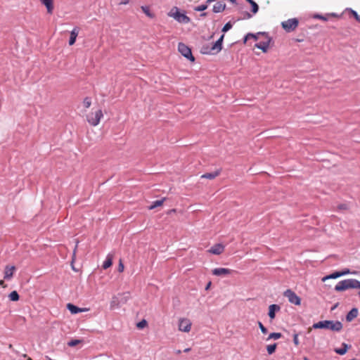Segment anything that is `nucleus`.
I'll return each instance as SVG.
<instances>
[{"label": "nucleus", "mask_w": 360, "mask_h": 360, "mask_svg": "<svg viewBox=\"0 0 360 360\" xmlns=\"http://www.w3.org/2000/svg\"><path fill=\"white\" fill-rule=\"evenodd\" d=\"M312 328L314 329L324 328L330 329L333 331H340L342 328V324L339 321H321L313 324Z\"/></svg>", "instance_id": "nucleus-1"}, {"label": "nucleus", "mask_w": 360, "mask_h": 360, "mask_svg": "<svg viewBox=\"0 0 360 360\" xmlns=\"http://www.w3.org/2000/svg\"><path fill=\"white\" fill-rule=\"evenodd\" d=\"M103 117V113L101 109L96 110H92L89 114L86 115V121L93 127L98 125L101 120Z\"/></svg>", "instance_id": "nucleus-2"}, {"label": "nucleus", "mask_w": 360, "mask_h": 360, "mask_svg": "<svg viewBox=\"0 0 360 360\" xmlns=\"http://www.w3.org/2000/svg\"><path fill=\"white\" fill-rule=\"evenodd\" d=\"M169 17L173 18L180 23L187 24L190 22L191 19L186 14L179 11L177 7H174L168 13Z\"/></svg>", "instance_id": "nucleus-3"}, {"label": "nucleus", "mask_w": 360, "mask_h": 360, "mask_svg": "<svg viewBox=\"0 0 360 360\" xmlns=\"http://www.w3.org/2000/svg\"><path fill=\"white\" fill-rule=\"evenodd\" d=\"M178 50L184 56L185 58L188 59L189 60L193 62L195 60V58L192 55L191 49L184 44L182 42L179 43L178 44Z\"/></svg>", "instance_id": "nucleus-4"}, {"label": "nucleus", "mask_w": 360, "mask_h": 360, "mask_svg": "<svg viewBox=\"0 0 360 360\" xmlns=\"http://www.w3.org/2000/svg\"><path fill=\"white\" fill-rule=\"evenodd\" d=\"M283 295L288 299V301L290 303L294 304L295 305L301 304L300 297H298L292 290L290 289L286 290L284 292Z\"/></svg>", "instance_id": "nucleus-5"}, {"label": "nucleus", "mask_w": 360, "mask_h": 360, "mask_svg": "<svg viewBox=\"0 0 360 360\" xmlns=\"http://www.w3.org/2000/svg\"><path fill=\"white\" fill-rule=\"evenodd\" d=\"M192 323L186 318H181L179 320L178 328L180 331L188 333L191 330Z\"/></svg>", "instance_id": "nucleus-6"}, {"label": "nucleus", "mask_w": 360, "mask_h": 360, "mask_svg": "<svg viewBox=\"0 0 360 360\" xmlns=\"http://www.w3.org/2000/svg\"><path fill=\"white\" fill-rule=\"evenodd\" d=\"M298 20L297 18L288 19L286 21L282 22L283 28L287 32H291L295 30L298 26Z\"/></svg>", "instance_id": "nucleus-7"}, {"label": "nucleus", "mask_w": 360, "mask_h": 360, "mask_svg": "<svg viewBox=\"0 0 360 360\" xmlns=\"http://www.w3.org/2000/svg\"><path fill=\"white\" fill-rule=\"evenodd\" d=\"M234 271L226 268H216L212 271L214 276H226L232 274Z\"/></svg>", "instance_id": "nucleus-8"}, {"label": "nucleus", "mask_w": 360, "mask_h": 360, "mask_svg": "<svg viewBox=\"0 0 360 360\" xmlns=\"http://www.w3.org/2000/svg\"><path fill=\"white\" fill-rule=\"evenodd\" d=\"M224 245L221 243H217L214 245L210 249L208 250V252L211 254L219 255H221L224 251Z\"/></svg>", "instance_id": "nucleus-9"}, {"label": "nucleus", "mask_w": 360, "mask_h": 360, "mask_svg": "<svg viewBox=\"0 0 360 360\" xmlns=\"http://www.w3.org/2000/svg\"><path fill=\"white\" fill-rule=\"evenodd\" d=\"M16 268L15 266H9L7 265L4 269V279L10 280L13 276L14 272L15 271Z\"/></svg>", "instance_id": "nucleus-10"}, {"label": "nucleus", "mask_w": 360, "mask_h": 360, "mask_svg": "<svg viewBox=\"0 0 360 360\" xmlns=\"http://www.w3.org/2000/svg\"><path fill=\"white\" fill-rule=\"evenodd\" d=\"M67 308L69 309V311L72 314H75L80 313V312L87 311L89 310L87 308H79L72 304H70V303L67 304Z\"/></svg>", "instance_id": "nucleus-11"}, {"label": "nucleus", "mask_w": 360, "mask_h": 360, "mask_svg": "<svg viewBox=\"0 0 360 360\" xmlns=\"http://www.w3.org/2000/svg\"><path fill=\"white\" fill-rule=\"evenodd\" d=\"M349 289L348 279L340 281L335 287L336 291H344Z\"/></svg>", "instance_id": "nucleus-12"}, {"label": "nucleus", "mask_w": 360, "mask_h": 360, "mask_svg": "<svg viewBox=\"0 0 360 360\" xmlns=\"http://www.w3.org/2000/svg\"><path fill=\"white\" fill-rule=\"evenodd\" d=\"M224 35L222 34L221 37L212 45L211 48V51L215 53H218L221 50L222 48V41L224 39Z\"/></svg>", "instance_id": "nucleus-13"}, {"label": "nucleus", "mask_w": 360, "mask_h": 360, "mask_svg": "<svg viewBox=\"0 0 360 360\" xmlns=\"http://www.w3.org/2000/svg\"><path fill=\"white\" fill-rule=\"evenodd\" d=\"M281 309V307L275 304H271L269 307V313L268 315L269 318L273 320L276 316V312L278 311Z\"/></svg>", "instance_id": "nucleus-14"}, {"label": "nucleus", "mask_w": 360, "mask_h": 360, "mask_svg": "<svg viewBox=\"0 0 360 360\" xmlns=\"http://www.w3.org/2000/svg\"><path fill=\"white\" fill-rule=\"evenodd\" d=\"M226 4L220 1H217L213 6L212 11L214 13H221L224 11Z\"/></svg>", "instance_id": "nucleus-15"}, {"label": "nucleus", "mask_w": 360, "mask_h": 360, "mask_svg": "<svg viewBox=\"0 0 360 360\" xmlns=\"http://www.w3.org/2000/svg\"><path fill=\"white\" fill-rule=\"evenodd\" d=\"M270 43V39H268L266 41H262L255 44V47L261 49L263 52L266 53L268 51Z\"/></svg>", "instance_id": "nucleus-16"}, {"label": "nucleus", "mask_w": 360, "mask_h": 360, "mask_svg": "<svg viewBox=\"0 0 360 360\" xmlns=\"http://www.w3.org/2000/svg\"><path fill=\"white\" fill-rule=\"evenodd\" d=\"M79 34V29L77 27H75L70 32V37L69 39V45L72 46L75 43L77 37Z\"/></svg>", "instance_id": "nucleus-17"}, {"label": "nucleus", "mask_w": 360, "mask_h": 360, "mask_svg": "<svg viewBox=\"0 0 360 360\" xmlns=\"http://www.w3.org/2000/svg\"><path fill=\"white\" fill-rule=\"evenodd\" d=\"M221 174V169H217L214 172L206 173L201 176L202 179H214Z\"/></svg>", "instance_id": "nucleus-18"}, {"label": "nucleus", "mask_w": 360, "mask_h": 360, "mask_svg": "<svg viewBox=\"0 0 360 360\" xmlns=\"http://www.w3.org/2000/svg\"><path fill=\"white\" fill-rule=\"evenodd\" d=\"M120 304V297L118 295H115L112 297L110 303V307L111 309L118 308Z\"/></svg>", "instance_id": "nucleus-19"}, {"label": "nucleus", "mask_w": 360, "mask_h": 360, "mask_svg": "<svg viewBox=\"0 0 360 360\" xmlns=\"http://www.w3.org/2000/svg\"><path fill=\"white\" fill-rule=\"evenodd\" d=\"M112 259L113 256L112 255L108 254L106 257V259L103 264V268L104 269H107L108 268L110 267L112 264Z\"/></svg>", "instance_id": "nucleus-20"}, {"label": "nucleus", "mask_w": 360, "mask_h": 360, "mask_svg": "<svg viewBox=\"0 0 360 360\" xmlns=\"http://www.w3.org/2000/svg\"><path fill=\"white\" fill-rule=\"evenodd\" d=\"M41 1L46 7L47 12L52 13L53 10V0H41Z\"/></svg>", "instance_id": "nucleus-21"}, {"label": "nucleus", "mask_w": 360, "mask_h": 360, "mask_svg": "<svg viewBox=\"0 0 360 360\" xmlns=\"http://www.w3.org/2000/svg\"><path fill=\"white\" fill-rule=\"evenodd\" d=\"M358 315V309L356 308H353L347 315L346 319L347 321H352L354 318H356Z\"/></svg>", "instance_id": "nucleus-22"}, {"label": "nucleus", "mask_w": 360, "mask_h": 360, "mask_svg": "<svg viewBox=\"0 0 360 360\" xmlns=\"http://www.w3.org/2000/svg\"><path fill=\"white\" fill-rule=\"evenodd\" d=\"M141 9L148 18L152 19L155 18V14L150 11L148 6H141Z\"/></svg>", "instance_id": "nucleus-23"}, {"label": "nucleus", "mask_w": 360, "mask_h": 360, "mask_svg": "<svg viewBox=\"0 0 360 360\" xmlns=\"http://www.w3.org/2000/svg\"><path fill=\"white\" fill-rule=\"evenodd\" d=\"M348 348V345H347L346 343H342V347L335 349V352L340 355H343L347 352Z\"/></svg>", "instance_id": "nucleus-24"}, {"label": "nucleus", "mask_w": 360, "mask_h": 360, "mask_svg": "<svg viewBox=\"0 0 360 360\" xmlns=\"http://www.w3.org/2000/svg\"><path fill=\"white\" fill-rule=\"evenodd\" d=\"M341 276V274L340 273V271H335L330 275H328L326 276H324L323 278H322V281H326L328 279H335V278H339Z\"/></svg>", "instance_id": "nucleus-25"}, {"label": "nucleus", "mask_w": 360, "mask_h": 360, "mask_svg": "<svg viewBox=\"0 0 360 360\" xmlns=\"http://www.w3.org/2000/svg\"><path fill=\"white\" fill-rule=\"evenodd\" d=\"M349 288L360 289V281L356 279H348Z\"/></svg>", "instance_id": "nucleus-26"}, {"label": "nucleus", "mask_w": 360, "mask_h": 360, "mask_svg": "<svg viewBox=\"0 0 360 360\" xmlns=\"http://www.w3.org/2000/svg\"><path fill=\"white\" fill-rule=\"evenodd\" d=\"M120 297V303H126L129 299H130V294L129 292H124L122 294L118 295Z\"/></svg>", "instance_id": "nucleus-27"}, {"label": "nucleus", "mask_w": 360, "mask_h": 360, "mask_svg": "<svg viewBox=\"0 0 360 360\" xmlns=\"http://www.w3.org/2000/svg\"><path fill=\"white\" fill-rule=\"evenodd\" d=\"M165 198H163L162 200H156L153 202V204L148 207L149 210H153L157 207L162 206L165 200Z\"/></svg>", "instance_id": "nucleus-28"}, {"label": "nucleus", "mask_w": 360, "mask_h": 360, "mask_svg": "<svg viewBox=\"0 0 360 360\" xmlns=\"http://www.w3.org/2000/svg\"><path fill=\"white\" fill-rule=\"evenodd\" d=\"M8 297L10 299V300L11 301H14V302H16L18 300H19V295L17 291L14 290V291H12L9 295H8Z\"/></svg>", "instance_id": "nucleus-29"}, {"label": "nucleus", "mask_w": 360, "mask_h": 360, "mask_svg": "<svg viewBox=\"0 0 360 360\" xmlns=\"http://www.w3.org/2000/svg\"><path fill=\"white\" fill-rule=\"evenodd\" d=\"M345 11L349 12L358 22H360V15H358V13L355 11L350 8H346Z\"/></svg>", "instance_id": "nucleus-30"}, {"label": "nucleus", "mask_w": 360, "mask_h": 360, "mask_svg": "<svg viewBox=\"0 0 360 360\" xmlns=\"http://www.w3.org/2000/svg\"><path fill=\"white\" fill-rule=\"evenodd\" d=\"M276 347H277V345L276 343H274L273 345H267L266 350H267L268 354H272L273 353H274L276 351Z\"/></svg>", "instance_id": "nucleus-31"}, {"label": "nucleus", "mask_w": 360, "mask_h": 360, "mask_svg": "<svg viewBox=\"0 0 360 360\" xmlns=\"http://www.w3.org/2000/svg\"><path fill=\"white\" fill-rule=\"evenodd\" d=\"M250 39H253L254 40H257L258 37L257 34L248 33L244 38V41H243L244 44H245L248 41V40H249Z\"/></svg>", "instance_id": "nucleus-32"}, {"label": "nucleus", "mask_w": 360, "mask_h": 360, "mask_svg": "<svg viewBox=\"0 0 360 360\" xmlns=\"http://www.w3.org/2000/svg\"><path fill=\"white\" fill-rule=\"evenodd\" d=\"M91 105V99L89 97H86L83 100V105L85 108H90Z\"/></svg>", "instance_id": "nucleus-33"}, {"label": "nucleus", "mask_w": 360, "mask_h": 360, "mask_svg": "<svg viewBox=\"0 0 360 360\" xmlns=\"http://www.w3.org/2000/svg\"><path fill=\"white\" fill-rule=\"evenodd\" d=\"M281 336H282V335L280 333H272L269 335V338H267V340H270V339L277 340V339H279Z\"/></svg>", "instance_id": "nucleus-34"}, {"label": "nucleus", "mask_w": 360, "mask_h": 360, "mask_svg": "<svg viewBox=\"0 0 360 360\" xmlns=\"http://www.w3.org/2000/svg\"><path fill=\"white\" fill-rule=\"evenodd\" d=\"M82 341L80 340H72L68 342V345L70 347H75L79 344Z\"/></svg>", "instance_id": "nucleus-35"}, {"label": "nucleus", "mask_w": 360, "mask_h": 360, "mask_svg": "<svg viewBox=\"0 0 360 360\" xmlns=\"http://www.w3.org/2000/svg\"><path fill=\"white\" fill-rule=\"evenodd\" d=\"M250 5L252 6V13H257L258 10H259L258 5L254 1L252 2V4H250Z\"/></svg>", "instance_id": "nucleus-36"}, {"label": "nucleus", "mask_w": 360, "mask_h": 360, "mask_svg": "<svg viewBox=\"0 0 360 360\" xmlns=\"http://www.w3.org/2000/svg\"><path fill=\"white\" fill-rule=\"evenodd\" d=\"M207 8V4H202V5H200L198 6H197L195 8V11H203L206 10Z\"/></svg>", "instance_id": "nucleus-37"}, {"label": "nucleus", "mask_w": 360, "mask_h": 360, "mask_svg": "<svg viewBox=\"0 0 360 360\" xmlns=\"http://www.w3.org/2000/svg\"><path fill=\"white\" fill-rule=\"evenodd\" d=\"M231 27H232V24L230 22H229L226 23L225 25L224 26V27L222 28V32H226L228 30H229L230 29H231Z\"/></svg>", "instance_id": "nucleus-38"}, {"label": "nucleus", "mask_w": 360, "mask_h": 360, "mask_svg": "<svg viewBox=\"0 0 360 360\" xmlns=\"http://www.w3.org/2000/svg\"><path fill=\"white\" fill-rule=\"evenodd\" d=\"M258 325L262 333H267V329L264 326V325L261 322L259 321Z\"/></svg>", "instance_id": "nucleus-39"}, {"label": "nucleus", "mask_w": 360, "mask_h": 360, "mask_svg": "<svg viewBox=\"0 0 360 360\" xmlns=\"http://www.w3.org/2000/svg\"><path fill=\"white\" fill-rule=\"evenodd\" d=\"M147 324V322L145 320H143L137 323V327L139 328H144Z\"/></svg>", "instance_id": "nucleus-40"}, {"label": "nucleus", "mask_w": 360, "mask_h": 360, "mask_svg": "<svg viewBox=\"0 0 360 360\" xmlns=\"http://www.w3.org/2000/svg\"><path fill=\"white\" fill-rule=\"evenodd\" d=\"M293 342L294 344L296 345V346H298L300 342H299V340H298V335L297 334H295L294 336H293Z\"/></svg>", "instance_id": "nucleus-41"}, {"label": "nucleus", "mask_w": 360, "mask_h": 360, "mask_svg": "<svg viewBox=\"0 0 360 360\" xmlns=\"http://www.w3.org/2000/svg\"><path fill=\"white\" fill-rule=\"evenodd\" d=\"M124 264H123L122 260L120 259V262H119V266H118V271L120 272H122L124 271Z\"/></svg>", "instance_id": "nucleus-42"}, {"label": "nucleus", "mask_w": 360, "mask_h": 360, "mask_svg": "<svg viewBox=\"0 0 360 360\" xmlns=\"http://www.w3.org/2000/svg\"><path fill=\"white\" fill-rule=\"evenodd\" d=\"M315 18L322 20H327V18L326 17L321 15H315Z\"/></svg>", "instance_id": "nucleus-43"}, {"label": "nucleus", "mask_w": 360, "mask_h": 360, "mask_svg": "<svg viewBox=\"0 0 360 360\" xmlns=\"http://www.w3.org/2000/svg\"><path fill=\"white\" fill-rule=\"evenodd\" d=\"M340 273L341 274V276H345V275H347V274H349L350 271H349V269H345V270H344L342 271H340Z\"/></svg>", "instance_id": "nucleus-44"}, {"label": "nucleus", "mask_w": 360, "mask_h": 360, "mask_svg": "<svg viewBox=\"0 0 360 360\" xmlns=\"http://www.w3.org/2000/svg\"><path fill=\"white\" fill-rule=\"evenodd\" d=\"M130 0H121L120 5H127L129 3Z\"/></svg>", "instance_id": "nucleus-45"}, {"label": "nucleus", "mask_w": 360, "mask_h": 360, "mask_svg": "<svg viewBox=\"0 0 360 360\" xmlns=\"http://www.w3.org/2000/svg\"><path fill=\"white\" fill-rule=\"evenodd\" d=\"M0 285L2 288H6V285L5 284L4 281L3 280H0Z\"/></svg>", "instance_id": "nucleus-46"}, {"label": "nucleus", "mask_w": 360, "mask_h": 360, "mask_svg": "<svg viewBox=\"0 0 360 360\" xmlns=\"http://www.w3.org/2000/svg\"><path fill=\"white\" fill-rule=\"evenodd\" d=\"M338 209L345 210V209H347V206L345 205H341L338 206Z\"/></svg>", "instance_id": "nucleus-47"}, {"label": "nucleus", "mask_w": 360, "mask_h": 360, "mask_svg": "<svg viewBox=\"0 0 360 360\" xmlns=\"http://www.w3.org/2000/svg\"><path fill=\"white\" fill-rule=\"evenodd\" d=\"M210 285H211V282H209L205 287V290H208L210 288Z\"/></svg>", "instance_id": "nucleus-48"}, {"label": "nucleus", "mask_w": 360, "mask_h": 360, "mask_svg": "<svg viewBox=\"0 0 360 360\" xmlns=\"http://www.w3.org/2000/svg\"><path fill=\"white\" fill-rule=\"evenodd\" d=\"M216 0H207V4H210L212 1H215Z\"/></svg>", "instance_id": "nucleus-49"}, {"label": "nucleus", "mask_w": 360, "mask_h": 360, "mask_svg": "<svg viewBox=\"0 0 360 360\" xmlns=\"http://www.w3.org/2000/svg\"><path fill=\"white\" fill-rule=\"evenodd\" d=\"M191 350V348H186L184 349V352H188Z\"/></svg>", "instance_id": "nucleus-50"}, {"label": "nucleus", "mask_w": 360, "mask_h": 360, "mask_svg": "<svg viewBox=\"0 0 360 360\" xmlns=\"http://www.w3.org/2000/svg\"><path fill=\"white\" fill-rule=\"evenodd\" d=\"M246 1H248L249 4H252V2L253 1V0H246Z\"/></svg>", "instance_id": "nucleus-51"}, {"label": "nucleus", "mask_w": 360, "mask_h": 360, "mask_svg": "<svg viewBox=\"0 0 360 360\" xmlns=\"http://www.w3.org/2000/svg\"><path fill=\"white\" fill-rule=\"evenodd\" d=\"M303 360H309V359H308L307 356H304V357L303 358Z\"/></svg>", "instance_id": "nucleus-52"}, {"label": "nucleus", "mask_w": 360, "mask_h": 360, "mask_svg": "<svg viewBox=\"0 0 360 360\" xmlns=\"http://www.w3.org/2000/svg\"><path fill=\"white\" fill-rule=\"evenodd\" d=\"M181 350H178L176 353L177 354H181Z\"/></svg>", "instance_id": "nucleus-53"}, {"label": "nucleus", "mask_w": 360, "mask_h": 360, "mask_svg": "<svg viewBox=\"0 0 360 360\" xmlns=\"http://www.w3.org/2000/svg\"><path fill=\"white\" fill-rule=\"evenodd\" d=\"M27 360H32V359L31 358H28V359H27Z\"/></svg>", "instance_id": "nucleus-54"}]
</instances>
